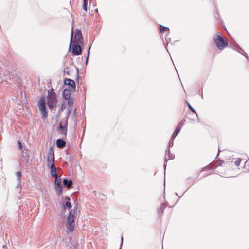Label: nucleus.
Masks as SVG:
<instances>
[{"label": "nucleus", "mask_w": 249, "mask_h": 249, "mask_svg": "<svg viewBox=\"0 0 249 249\" xmlns=\"http://www.w3.org/2000/svg\"><path fill=\"white\" fill-rule=\"evenodd\" d=\"M166 163H167V159L165 158V160H164V169H165L166 166Z\"/></svg>", "instance_id": "72a5a7b5"}, {"label": "nucleus", "mask_w": 249, "mask_h": 249, "mask_svg": "<svg viewBox=\"0 0 249 249\" xmlns=\"http://www.w3.org/2000/svg\"><path fill=\"white\" fill-rule=\"evenodd\" d=\"M66 107H65V105L64 104H63L61 107V110L63 111L65 108Z\"/></svg>", "instance_id": "7c9ffc66"}, {"label": "nucleus", "mask_w": 249, "mask_h": 249, "mask_svg": "<svg viewBox=\"0 0 249 249\" xmlns=\"http://www.w3.org/2000/svg\"><path fill=\"white\" fill-rule=\"evenodd\" d=\"M159 28H160V32L162 33H164V32H166V31H168V33L169 32V28L165 27V26H162L161 25H159Z\"/></svg>", "instance_id": "dca6fc26"}, {"label": "nucleus", "mask_w": 249, "mask_h": 249, "mask_svg": "<svg viewBox=\"0 0 249 249\" xmlns=\"http://www.w3.org/2000/svg\"><path fill=\"white\" fill-rule=\"evenodd\" d=\"M213 169V167H212L210 165H208L204 167H203L202 169V171H205L207 170H211Z\"/></svg>", "instance_id": "393cba45"}, {"label": "nucleus", "mask_w": 249, "mask_h": 249, "mask_svg": "<svg viewBox=\"0 0 249 249\" xmlns=\"http://www.w3.org/2000/svg\"><path fill=\"white\" fill-rule=\"evenodd\" d=\"M241 161V159L240 158L237 159L236 160L234 161V164L236 166H239Z\"/></svg>", "instance_id": "b1692460"}, {"label": "nucleus", "mask_w": 249, "mask_h": 249, "mask_svg": "<svg viewBox=\"0 0 249 249\" xmlns=\"http://www.w3.org/2000/svg\"><path fill=\"white\" fill-rule=\"evenodd\" d=\"M168 152V160L169 159H173L175 157L174 155H173L170 152V149L168 148L167 150H166V153Z\"/></svg>", "instance_id": "aec40b11"}, {"label": "nucleus", "mask_w": 249, "mask_h": 249, "mask_svg": "<svg viewBox=\"0 0 249 249\" xmlns=\"http://www.w3.org/2000/svg\"><path fill=\"white\" fill-rule=\"evenodd\" d=\"M67 125L68 124H66V122H65L64 125H62V123L61 122L59 124L58 127V130L60 131H62V135L63 137H66L67 136Z\"/></svg>", "instance_id": "9d476101"}, {"label": "nucleus", "mask_w": 249, "mask_h": 249, "mask_svg": "<svg viewBox=\"0 0 249 249\" xmlns=\"http://www.w3.org/2000/svg\"><path fill=\"white\" fill-rule=\"evenodd\" d=\"M187 105H188V107H189V108L190 109V110L194 113L195 114H196V116H197L196 112L195 111V109L193 108V107L191 106V105L190 104V103H187ZM198 117V116H197Z\"/></svg>", "instance_id": "5701e85b"}, {"label": "nucleus", "mask_w": 249, "mask_h": 249, "mask_svg": "<svg viewBox=\"0 0 249 249\" xmlns=\"http://www.w3.org/2000/svg\"><path fill=\"white\" fill-rule=\"evenodd\" d=\"M54 152L53 147H51L49 150L47 159L48 166H50V165L54 164Z\"/></svg>", "instance_id": "423d86ee"}, {"label": "nucleus", "mask_w": 249, "mask_h": 249, "mask_svg": "<svg viewBox=\"0 0 249 249\" xmlns=\"http://www.w3.org/2000/svg\"><path fill=\"white\" fill-rule=\"evenodd\" d=\"M90 49V47H89V50H88V56H87V59H86V63H87V62H88V59L89 55V54Z\"/></svg>", "instance_id": "c756f323"}, {"label": "nucleus", "mask_w": 249, "mask_h": 249, "mask_svg": "<svg viewBox=\"0 0 249 249\" xmlns=\"http://www.w3.org/2000/svg\"><path fill=\"white\" fill-rule=\"evenodd\" d=\"M63 185L67 188H71L72 185V181L67 179H64L63 180Z\"/></svg>", "instance_id": "4468645a"}, {"label": "nucleus", "mask_w": 249, "mask_h": 249, "mask_svg": "<svg viewBox=\"0 0 249 249\" xmlns=\"http://www.w3.org/2000/svg\"><path fill=\"white\" fill-rule=\"evenodd\" d=\"M47 98L49 108L51 111H55L57 103V95L53 88L48 91Z\"/></svg>", "instance_id": "f257e3e1"}, {"label": "nucleus", "mask_w": 249, "mask_h": 249, "mask_svg": "<svg viewBox=\"0 0 249 249\" xmlns=\"http://www.w3.org/2000/svg\"><path fill=\"white\" fill-rule=\"evenodd\" d=\"M123 238L122 236L121 237V246H120V247L119 249H121L122 246V244H123Z\"/></svg>", "instance_id": "c9c22d12"}, {"label": "nucleus", "mask_w": 249, "mask_h": 249, "mask_svg": "<svg viewBox=\"0 0 249 249\" xmlns=\"http://www.w3.org/2000/svg\"><path fill=\"white\" fill-rule=\"evenodd\" d=\"M64 83L65 85H68L71 87L73 91L75 90V84L74 81L73 80L66 78L64 80Z\"/></svg>", "instance_id": "6e6552de"}, {"label": "nucleus", "mask_w": 249, "mask_h": 249, "mask_svg": "<svg viewBox=\"0 0 249 249\" xmlns=\"http://www.w3.org/2000/svg\"><path fill=\"white\" fill-rule=\"evenodd\" d=\"M71 108H68V110H67V115L65 117V119H66V124H68V119H69V117L71 114Z\"/></svg>", "instance_id": "f3484780"}, {"label": "nucleus", "mask_w": 249, "mask_h": 249, "mask_svg": "<svg viewBox=\"0 0 249 249\" xmlns=\"http://www.w3.org/2000/svg\"><path fill=\"white\" fill-rule=\"evenodd\" d=\"M247 166H249V160H247L245 163L244 166L246 167Z\"/></svg>", "instance_id": "473e14b6"}, {"label": "nucleus", "mask_w": 249, "mask_h": 249, "mask_svg": "<svg viewBox=\"0 0 249 249\" xmlns=\"http://www.w3.org/2000/svg\"><path fill=\"white\" fill-rule=\"evenodd\" d=\"M183 122H180L178 124V125H177V126H179L180 127V128H181V126L183 125Z\"/></svg>", "instance_id": "f704fd0d"}, {"label": "nucleus", "mask_w": 249, "mask_h": 249, "mask_svg": "<svg viewBox=\"0 0 249 249\" xmlns=\"http://www.w3.org/2000/svg\"><path fill=\"white\" fill-rule=\"evenodd\" d=\"M213 40L219 50H222L228 45L227 39H224L220 35L217 34L213 37Z\"/></svg>", "instance_id": "7ed1b4c3"}, {"label": "nucleus", "mask_w": 249, "mask_h": 249, "mask_svg": "<svg viewBox=\"0 0 249 249\" xmlns=\"http://www.w3.org/2000/svg\"><path fill=\"white\" fill-rule=\"evenodd\" d=\"M18 147L20 149H22V144L21 143V142L20 141H18Z\"/></svg>", "instance_id": "2f4dec72"}, {"label": "nucleus", "mask_w": 249, "mask_h": 249, "mask_svg": "<svg viewBox=\"0 0 249 249\" xmlns=\"http://www.w3.org/2000/svg\"><path fill=\"white\" fill-rule=\"evenodd\" d=\"M180 131V127L179 126H177L176 129L174 132L172 137L171 139H174L176 136L179 133Z\"/></svg>", "instance_id": "2eb2a0df"}, {"label": "nucleus", "mask_w": 249, "mask_h": 249, "mask_svg": "<svg viewBox=\"0 0 249 249\" xmlns=\"http://www.w3.org/2000/svg\"><path fill=\"white\" fill-rule=\"evenodd\" d=\"M50 168L51 175L55 178H57L58 175L56 173V168L55 164L50 165Z\"/></svg>", "instance_id": "9b49d317"}, {"label": "nucleus", "mask_w": 249, "mask_h": 249, "mask_svg": "<svg viewBox=\"0 0 249 249\" xmlns=\"http://www.w3.org/2000/svg\"><path fill=\"white\" fill-rule=\"evenodd\" d=\"M65 207H67L69 209H70V208H71V203L69 201H67L65 202V205L63 206V208L65 209Z\"/></svg>", "instance_id": "4be33fe9"}, {"label": "nucleus", "mask_w": 249, "mask_h": 249, "mask_svg": "<svg viewBox=\"0 0 249 249\" xmlns=\"http://www.w3.org/2000/svg\"><path fill=\"white\" fill-rule=\"evenodd\" d=\"M68 100V104L69 106H72L73 104L74 101L72 98H70Z\"/></svg>", "instance_id": "412c9836"}, {"label": "nucleus", "mask_w": 249, "mask_h": 249, "mask_svg": "<svg viewBox=\"0 0 249 249\" xmlns=\"http://www.w3.org/2000/svg\"><path fill=\"white\" fill-rule=\"evenodd\" d=\"M18 185H17V187L18 188H20L21 187V183H20V179H18Z\"/></svg>", "instance_id": "c85d7f7f"}, {"label": "nucleus", "mask_w": 249, "mask_h": 249, "mask_svg": "<svg viewBox=\"0 0 249 249\" xmlns=\"http://www.w3.org/2000/svg\"><path fill=\"white\" fill-rule=\"evenodd\" d=\"M65 199L67 200V201H69L70 200V198L69 196H66Z\"/></svg>", "instance_id": "e433bc0d"}, {"label": "nucleus", "mask_w": 249, "mask_h": 249, "mask_svg": "<svg viewBox=\"0 0 249 249\" xmlns=\"http://www.w3.org/2000/svg\"><path fill=\"white\" fill-rule=\"evenodd\" d=\"M173 140L174 139H170L169 142V148L170 147H171L173 146Z\"/></svg>", "instance_id": "a878e982"}, {"label": "nucleus", "mask_w": 249, "mask_h": 249, "mask_svg": "<svg viewBox=\"0 0 249 249\" xmlns=\"http://www.w3.org/2000/svg\"><path fill=\"white\" fill-rule=\"evenodd\" d=\"M55 188L57 192L58 195H60L62 193V187L61 186V179L58 177L55 178Z\"/></svg>", "instance_id": "0eeeda50"}, {"label": "nucleus", "mask_w": 249, "mask_h": 249, "mask_svg": "<svg viewBox=\"0 0 249 249\" xmlns=\"http://www.w3.org/2000/svg\"><path fill=\"white\" fill-rule=\"evenodd\" d=\"M73 28H72L71 33V41H70V47L71 46V43L73 42L74 43H81L82 41L83 40V37L81 31L76 29V32L75 34V36L73 40Z\"/></svg>", "instance_id": "20e7f679"}, {"label": "nucleus", "mask_w": 249, "mask_h": 249, "mask_svg": "<svg viewBox=\"0 0 249 249\" xmlns=\"http://www.w3.org/2000/svg\"><path fill=\"white\" fill-rule=\"evenodd\" d=\"M165 208V204H162L161 205L160 208L158 210V212L160 213V211L161 213L162 214L164 212V210Z\"/></svg>", "instance_id": "6ab92c4d"}, {"label": "nucleus", "mask_w": 249, "mask_h": 249, "mask_svg": "<svg viewBox=\"0 0 249 249\" xmlns=\"http://www.w3.org/2000/svg\"><path fill=\"white\" fill-rule=\"evenodd\" d=\"M16 175L18 177V179H20V178L21 177V173L20 172H19V171H18L16 173Z\"/></svg>", "instance_id": "bb28decb"}, {"label": "nucleus", "mask_w": 249, "mask_h": 249, "mask_svg": "<svg viewBox=\"0 0 249 249\" xmlns=\"http://www.w3.org/2000/svg\"><path fill=\"white\" fill-rule=\"evenodd\" d=\"M234 49L240 54H242V52H244L243 49L238 45H236L235 48Z\"/></svg>", "instance_id": "a211bd4d"}, {"label": "nucleus", "mask_w": 249, "mask_h": 249, "mask_svg": "<svg viewBox=\"0 0 249 249\" xmlns=\"http://www.w3.org/2000/svg\"><path fill=\"white\" fill-rule=\"evenodd\" d=\"M76 111V108H75V109H74V110H73V115L74 116H75V115Z\"/></svg>", "instance_id": "4c0bfd02"}, {"label": "nucleus", "mask_w": 249, "mask_h": 249, "mask_svg": "<svg viewBox=\"0 0 249 249\" xmlns=\"http://www.w3.org/2000/svg\"><path fill=\"white\" fill-rule=\"evenodd\" d=\"M39 110L41 114L42 118L45 119L48 116V112L46 109V101L44 97H41L38 103Z\"/></svg>", "instance_id": "39448f33"}, {"label": "nucleus", "mask_w": 249, "mask_h": 249, "mask_svg": "<svg viewBox=\"0 0 249 249\" xmlns=\"http://www.w3.org/2000/svg\"><path fill=\"white\" fill-rule=\"evenodd\" d=\"M87 5H88V3H83V9L85 11H87Z\"/></svg>", "instance_id": "cd10ccee"}, {"label": "nucleus", "mask_w": 249, "mask_h": 249, "mask_svg": "<svg viewBox=\"0 0 249 249\" xmlns=\"http://www.w3.org/2000/svg\"><path fill=\"white\" fill-rule=\"evenodd\" d=\"M88 0H83V3H88Z\"/></svg>", "instance_id": "58836bf2"}, {"label": "nucleus", "mask_w": 249, "mask_h": 249, "mask_svg": "<svg viewBox=\"0 0 249 249\" xmlns=\"http://www.w3.org/2000/svg\"><path fill=\"white\" fill-rule=\"evenodd\" d=\"M56 146L59 148L64 147L66 145V142L62 139H58L56 142Z\"/></svg>", "instance_id": "f8f14e48"}, {"label": "nucleus", "mask_w": 249, "mask_h": 249, "mask_svg": "<svg viewBox=\"0 0 249 249\" xmlns=\"http://www.w3.org/2000/svg\"><path fill=\"white\" fill-rule=\"evenodd\" d=\"M67 232H72L75 228L74 212L71 210L67 218Z\"/></svg>", "instance_id": "f03ea898"}, {"label": "nucleus", "mask_w": 249, "mask_h": 249, "mask_svg": "<svg viewBox=\"0 0 249 249\" xmlns=\"http://www.w3.org/2000/svg\"><path fill=\"white\" fill-rule=\"evenodd\" d=\"M82 49L79 44L74 45L72 49V53L73 55H79L81 54Z\"/></svg>", "instance_id": "1a4fd4ad"}, {"label": "nucleus", "mask_w": 249, "mask_h": 249, "mask_svg": "<svg viewBox=\"0 0 249 249\" xmlns=\"http://www.w3.org/2000/svg\"><path fill=\"white\" fill-rule=\"evenodd\" d=\"M71 91L70 89H65L63 92V97L65 99L67 100L68 99L71 98Z\"/></svg>", "instance_id": "ddd939ff"}]
</instances>
